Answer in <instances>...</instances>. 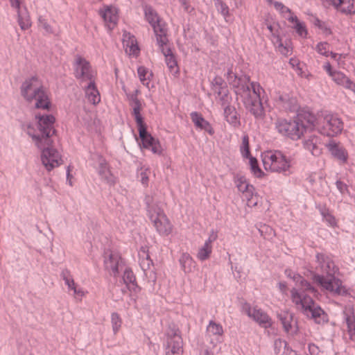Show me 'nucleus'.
<instances>
[{
  "label": "nucleus",
  "instance_id": "obj_1",
  "mask_svg": "<svg viewBox=\"0 0 355 355\" xmlns=\"http://www.w3.org/2000/svg\"><path fill=\"white\" fill-rule=\"evenodd\" d=\"M35 118L40 134H31L29 130L27 134L33 139L38 148H42L43 141L46 145H51L53 144L51 137L57 132L54 128L55 116L51 114H37Z\"/></svg>",
  "mask_w": 355,
  "mask_h": 355
},
{
  "label": "nucleus",
  "instance_id": "obj_2",
  "mask_svg": "<svg viewBox=\"0 0 355 355\" xmlns=\"http://www.w3.org/2000/svg\"><path fill=\"white\" fill-rule=\"evenodd\" d=\"M262 162L266 170L284 175L290 173L291 159L286 157L281 150L266 151L262 155Z\"/></svg>",
  "mask_w": 355,
  "mask_h": 355
},
{
  "label": "nucleus",
  "instance_id": "obj_3",
  "mask_svg": "<svg viewBox=\"0 0 355 355\" xmlns=\"http://www.w3.org/2000/svg\"><path fill=\"white\" fill-rule=\"evenodd\" d=\"M343 121L336 115L325 112L318 121L317 130L324 136L336 137L343 130Z\"/></svg>",
  "mask_w": 355,
  "mask_h": 355
},
{
  "label": "nucleus",
  "instance_id": "obj_4",
  "mask_svg": "<svg viewBox=\"0 0 355 355\" xmlns=\"http://www.w3.org/2000/svg\"><path fill=\"white\" fill-rule=\"evenodd\" d=\"M313 280L325 290L334 293L335 295L341 296L349 295V290L343 285L342 281L334 275H331V277L326 278L322 275L314 274L313 275Z\"/></svg>",
  "mask_w": 355,
  "mask_h": 355
},
{
  "label": "nucleus",
  "instance_id": "obj_5",
  "mask_svg": "<svg viewBox=\"0 0 355 355\" xmlns=\"http://www.w3.org/2000/svg\"><path fill=\"white\" fill-rule=\"evenodd\" d=\"M274 124L278 133L293 141H297L303 136L299 124L294 118L293 119L278 118Z\"/></svg>",
  "mask_w": 355,
  "mask_h": 355
},
{
  "label": "nucleus",
  "instance_id": "obj_6",
  "mask_svg": "<svg viewBox=\"0 0 355 355\" xmlns=\"http://www.w3.org/2000/svg\"><path fill=\"white\" fill-rule=\"evenodd\" d=\"M242 103L245 110L250 112L255 119H262L265 116V110L263 105V99L258 96L251 95V92L241 94Z\"/></svg>",
  "mask_w": 355,
  "mask_h": 355
},
{
  "label": "nucleus",
  "instance_id": "obj_7",
  "mask_svg": "<svg viewBox=\"0 0 355 355\" xmlns=\"http://www.w3.org/2000/svg\"><path fill=\"white\" fill-rule=\"evenodd\" d=\"M295 112L297 114L294 119L298 123L303 135L307 132L317 130L318 119L309 109H300L299 107Z\"/></svg>",
  "mask_w": 355,
  "mask_h": 355
},
{
  "label": "nucleus",
  "instance_id": "obj_8",
  "mask_svg": "<svg viewBox=\"0 0 355 355\" xmlns=\"http://www.w3.org/2000/svg\"><path fill=\"white\" fill-rule=\"evenodd\" d=\"M41 160L43 165L49 171L61 164V157L58 151L51 145H46L44 141L42 142Z\"/></svg>",
  "mask_w": 355,
  "mask_h": 355
},
{
  "label": "nucleus",
  "instance_id": "obj_9",
  "mask_svg": "<svg viewBox=\"0 0 355 355\" xmlns=\"http://www.w3.org/2000/svg\"><path fill=\"white\" fill-rule=\"evenodd\" d=\"M35 100V107L46 111H50L52 107V103L49 95L43 85H40L33 89L28 98L26 101L31 103Z\"/></svg>",
  "mask_w": 355,
  "mask_h": 355
},
{
  "label": "nucleus",
  "instance_id": "obj_10",
  "mask_svg": "<svg viewBox=\"0 0 355 355\" xmlns=\"http://www.w3.org/2000/svg\"><path fill=\"white\" fill-rule=\"evenodd\" d=\"M274 100L276 106L282 111L295 112L300 107L297 98L290 93L277 92Z\"/></svg>",
  "mask_w": 355,
  "mask_h": 355
},
{
  "label": "nucleus",
  "instance_id": "obj_11",
  "mask_svg": "<svg viewBox=\"0 0 355 355\" xmlns=\"http://www.w3.org/2000/svg\"><path fill=\"white\" fill-rule=\"evenodd\" d=\"M139 133L140 142L138 144L141 148L150 150L153 154L162 155L163 148L158 139L154 137L148 129L141 131Z\"/></svg>",
  "mask_w": 355,
  "mask_h": 355
},
{
  "label": "nucleus",
  "instance_id": "obj_12",
  "mask_svg": "<svg viewBox=\"0 0 355 355\" xmlns=\"http://www.w3.org/2000/svg\"><path fill=\"white\" fill-rule=\"evenodd\" d=\"M74 76L76 79L85 78L90 81L94 80L92 66L88 60L81 55H76L73 64Z\"/></svg>",
  "mask_w": 355,
  "mask_h": 355
},
{
  "label": "nucleus",
  "instance_id": "obj_13",
  "mask_svg": "<svg viewBox=\"0 0 355 355\" xmlns=\"http://www.w3.org/2000/svg\"><path fill=\"white\" fill-rule=\"evenodd\" d=\"M103 257L105 270L109 271L110 275L117 277L119 273V266L125 264L124 259L120 254L115 252H110L109 254L105 252Z\"/></svg>",
  "mask_w": 355,
  "mask_h": 355
},
{
  "label": "nucleus",
  "instance_id": "obj_14",
  "mask_svg": "<svg viewBox=\"0 0 355 355\" xmlns=\"http://www.w3.org/2000/svg\"><path fill=\"white\" fill-rule=\"evenodd\" d=\"M277 318L281 322L285 332L295 336L299 332L297 321H294V313L289 311H281L277 313Z\"/></svg>",
  "mask_w": 355,
  "mask_h": 355
},
{
  "label": "nucleus",
  "instance_id": "obj_15",
  "mask_svg": "<svg viewBox=\"0 0 355 355\" xmlns=\"http://www.w3.org/2000/svg\"><path fill=\"white\" fill-rule=\"evenodd\" d=\"M291 294L293 302L296 305H300L302 313L309 317L308 306L314 307L317 305L313 299L306 294L300 293L298 290L295 288L291 291Z\"/></svg>",
  "mask_w": 355,
  "mask_h": 355
},
{
  "label": "nucleus",
  "instance_id": "obj_16",
  "mask_svg": "<svg viewBox=\"0 0 355 355\" xmlns=\"http://www.w3.org/2000/svg\"><path fill=\"white\" fill-rule=\"evenodd\" d=\"M325 146L331 155L340 164H343L347 162L349 158L348 152L340 142L330 140L325 144Z\"/></svg>",
  "mask_w": 355,
  "mask_h": 355
},
{
  "label": "nucleus",
  "instance_id": "obj_17",
  "mask_svg": "<svg viewBox=\"0 0 355 355\" xmlns=\"http://www.w3.org/2000/svg\"><path fill=\"white\" fill-rule=\"evenodd\" d=\"M316 261L320 266L322 270H324L328 275L329 277L331 275H334L336 272V266L332 259V256L330 254L324 252H318L315 255Z\"/></svg>",
  "mask_w": 355,
  "mask_h": 355
},
{
  "label": "nucleus",
  "instance_id": "obj_18",
  "mask_svg": "<svg viewBox=\"0 0 355 355\" xmlns=\"http://www.w3.org/2000/svg\"><path fill=\"white\" fill-rule=\"evenodd\" d=\"M190 117L197 130H203L211 136L214 135L215 131L211 124L203 117L201 113L192 112Z\"/></svg>",
  "mask_w": 355,
  "mask_h": 355
},
{
  "label": "nucleus",
  "instance_id": "obj_19",
  "mask_svg": "<svg viewBox=\"0 0 355 355\" xmlns=\"http://www.w3.org/2000/svg\"><path fill=\"white\" fill-rule=\"evenodd\" d=\"M98 173L101 178L110 186L116 184L115 177L108 168V163L103 156H99Z\"/></svg>",
  "mask_w": 355,
  "mask_h": 355
},
{
  "label": "nucleus",
  "instance_id": "obj_20",
  "mask_svg": "<svg viewBox=\"0 0 355 355\" xmlns=\"http://www.w3.org/2000/svg\"><path fill=\"white\" fill-rule=\"evenodd\" d=\"M122 280L128 291L135 293H139L141 291V288L137 282L136 276L130 267H127L125 269L122 276Z\"/></svg>",
  "mask_w": 355,
  "mask_h": 355
},
{
  "label": "nucleus",
  "instance_id": "obj_21",
  "mask_svg": "<svg viewBox=\"0 0 355 355\" xmlns=\"http://www.w3.org/2000/svg\"><path fill=\"white\" fill-rule=\"evenodd\" d=\"M162 53L164 55L165 62L169 71L173 76H178L180 74V68L175 55L173 53L171 48L168 47L166 49H162Z\"/></svg>",
  "mask_w": 355,
  "mask_h": 355
},
{
  "label": "nucleus",
  "instance_id": "obj_22",
  "mask_svg": "<svg viewBox=\"0 0 355 355\" xmlns=\"http://www.w3.org/2000/svg\"><path fill=\"white\" fill-rule=\"evenodd\" d=\"M234 77L236 80L233 83V87L237 89L236 92L238 94L241 95L243 93V95H245L250 92L249 85L250 77L248 75L241 73L238 74V76H234Z\"/></svg>",
  "mask_w": 355,
  "mask_h": 355
},
{
  "label": "nucleus",
  "instance_id": "obj_23",
  "mask_svg": "<svg viewBox=\"0 0 355 355\" xmlns=\"http://www.w3.org/2000/svg\"><path fill=\"white\" fill-rule=\"evenodd\" d=\"M225 120L234 128L241 125V115L234 106L227 107L223 110Z\"/></svg>",
  "mask_w": 355,
  "mask_h": 355
},
{
  "label": "nucleus",
  "instance_id": "obj_24",
  "mask_svg": "<svg viewBox=\"0 0 355 355\" xmlns=\"http://www.w3.org/2000/svg\"><path fill=\"white\" fill-rule=\"evenodd\" d=\"M308 313L310 318L313 319L315 323L323 324L329 321V316L325 311L319 306L314 307L308 306Z\"/></svg>",
  "mask_w": 355,
  "mask_h": 355
},
{
  "label": "nucleus",
  "instance_id": "obj_25",
  "mask_svg": "<svg viewBox=\"0 0 355 355\" xmlns=\"http://www.w3.org/2000/svg\"><path fill=\"white\" fill-rule=\"evenodd\" d=\"M252 318L257 322L260 327L265 329L270 327L272 324L270 317L261 309H253Z\"/></svg>",
  "mask_w": 355,
  "mask_h": 355
},
{
  "label": "nucleus",
  "instance_id": "obj_26",
  "mask_svg": "<svg viewBox=\"0 0 355 355\" xmlns=\"http://www.w3.org/2000/svg\"><path fill=\"white\" fill-rule=\"evenodd\" d=\"M153 223L154 227L156 229V231L160 235L168 236L171 233L172 231V225L166 216V218H157L151 220Z\"/></svg>",
  "mask_w": 355,
  "mask_h": 355
},
{
  "label": "nucleus",
  "instance_id": "obj_27",
  "mask_svg": "<svg viewBox=\"0 0 355 355\" xmlns=\"http://www.w3.org/2000/svg\"><path fill=\"white\" fill-rule=\"evenodd\" d=\"M144 15L146 21L153 27L154 31H156L158 28L164 26L157 12L151 6H146L144 8Z\"/></svg>",
  "mask_w": 355,
  "mask_h": 355
},
{
  "label": "nucleus",
  "instance_id": "obj_28",
  "mask_svg": "<svg viewBox=\"0 0 355 355\" xmlns=\"http://www.w3.org/2000/svg\"><path fill=\"white\" fill-rule=\"evenodd\" d=\"M168 350L167 352H171V354H180L182 355V339L176 332H174L173 336L168 339Z\"/></svg>",
  "mask_w": 355,
  "mask_h": 355
},
{
  "label": "nucleus",
  "instance_id": "obj_29",
  "mask_svg": "<svg viewBox=\"0 0 355 355\" xmlns=\"http://www.w3.org/2000/svg\"><path fill=\"white\" fill-rule=\"evenodd\" d=\"M85 93L88 101L96 105L101 101L100 93L96 87L94 80L90 81L87 87H85Z\"/></svg>",
  "mask_w": 355,
  "mask_h": 355
},
{
  "label": "nucleus",
  "instance_id": "obj_30",
  "mask_svg": "<svg viewBox=\"0 0 355 355\" xmlns=\"http://www.w3.org/2000/svg\"><path fill=\"white\" fill-rule=\"evenodd\" d=\"M99 15L105 22H110L114 25L116 24L118 21L117 10L111 6H107L103 9L99 10Z\"/></svg>",
  "mask_w": 355,
  "mask_h": 355
},
{
  "label": "nucleus",
  "instance_id": "obj_31",
  "mask_svg": "<svg viewBox=\"0 0 355 355\" xmlns=\"http://www.w3.org/2000/svg\"><path fill=\"white\" fill-rule=\"evenodd\" d=\"M293 279L297 284H298L304 291H309L313 293L314 295H316L318 292L317 289L311 285V284L304 279L300 274L296 273L293 275Z\"/></svg>",
  "mask_w": 355,
  "mask_h": 355
},
{
  "label": "nucleus",
  "instance_id": "obj_32",
  "mask_svg": "<svg viewBox=\"0 0 355 355\" xmlns=\"http://www.w3.org/2000/svg\"><path fill=\"white\" fill-rule=\"evenodd\" d=\"M211 87L217 95H220L221 93L227 92L229 90L227 83L222 77L218 76H216L211 80Z\"/></svg>",
  "mask_w": 355,
  "mask_h": 355
},
{
  "label": "nucleus",
  "instance_id": "obj_33",
  "mask_svg": "<svg viewBox=\"0 0 355 355\" xmlns=\"http://www.w3.org/2000/svg\"><path fill=\"white\" fill-rule=\"evenodd\" d=\"M60 276L69 290L73 291L75 294L80 295L81 296L83 295V291L76 289L74 280L68 269L62 270Z\"/></svg>",
  "mask_w": 355,
  "mask_h": 355
},
{
  "label": "nucleus",
  "instance_id": "obj_34",
  "mask_svg": "<svg viewBox=\"0 0 355 355\" xmlns=\"http://www.w3.org/2000/svg\"><path fill=\"white\" fill-rule=\"evenodd\" d=\"M38 81V77L37 76H33L31 78H26L21 84L20 87V92L21 96L26 100L29 98L31 93L29 91L31 90L33 87L34 82Z\"/></svg>",
  "mask_w": 355,
  "mask_h": 355
},
{
  "label": "nucleus",
  "instance_id": "obj_35",
  "mask_svg": "<svg viewBox=\"0 0 355 355\" xmlns=\"http://www.w3.org/2000/svg\"><path fill=\"white\" fill-rule=\"evenodd\" d=\"M17 21L21 30L26 31L29 28L31 25L30 17L28 13L26 8L24 10H18L17 12Z\"/></svg>",
  "mask_w": 355,
  "mask_h": 355
},
{
  "label": "nucleus",
  "instance_id": "obj_36",
  "mask_svg": "<svg viewBox=\"0 0 355 355\" xmlns=\"http://www.w3.org/2000/svg\"><path fill=\"white\" fill-rule=\"evenodd\" d=\"M316 140V137H313L303 141L304 148L314 156H318L321 154V149L318 146Z\"/></svg>",
  "mask_w": 355,
  "mask_h": 355
},
{
  "label": "nucleus",
  "instance_id": "obj_37",
  "mask_svg": "<svg viewBox=\"0 0 355 355\" xmlns=\"http://www.w3.org/2000/svg\"><path fill=\"white\" fill-rule=\"evenodd\" d=\"M147 212V216L149 219L151 220L157 218H166V214L164 211V209L160 207L157 204H153L150 208L146 209Z\"/></svg>",
  "mask_w": 355,
  "mask_h": 355
},
{
  "label": "nucleus",
  "instance_id": "obj_38",
  "mask_svg": "<svg viewBox=\"0 0 355 355\" xmlns=\"http://www.w3.org/2000/svg\"><path fill=\"white\" fill-rule=\"evenodd\" d=\"M248 159L252 173L257 178H262L265 175V173L259 167L257 159L253 156H250Z\"/></svg>",
  "mask_w": 355,
  "mask_h": 355
},
{
  "label": "nucleus",
  "instance_id": "obj_39",
  "mask_svg": "<svg viewBox=\"0 0 355 355\" xmlns=\"http://www.w3.org/2000/svg\"><path fill=\"white\" fill-rule=\"evenodd\" d=\"M154 33L156 36L157 43L159 45L160 50L166 49L164 46L166 44L168 39L166 37V29L164 26L158 28V29L156 30V31H154Z\"/></svg>",
  "mask_w": 355,
  "mask_h": 355
},
{
  "label": "nucleus",
  "instance_id": "obj_40",
  "mask_svg": "<svg viewBox=\"0 0 355 355\" xmlns=\"http://www.w3.org/2000/svg\"><path fill=\"white\" fill-rule=\"evenodd\" d=\"M341 13L346 15H353L355 14V0H344L343 4L339 8Z\"/></svg>",
  "mask_w": 355,
  "mask_h": 355
},
{
  "label": "nucleus",
  "instance_id": "obj_41",
  "mask_svg": "<svg viewBox=\"0 0 355 355\" xmlns=\"http://www.w3.org/2000/svg\"><path fill=\"white\" fill-rule=\"evenodd\" d=\"M240 151L243 158L248 159L252 156L250 152L249 137L248 135H245L242 137V144L240 147Z\"/></svg>",
  "mask_w": 355,
  "mask_h": 355
},
{
  "label": "nucleus",
  "instance_id": "obj_42",
  "mask_svg": "<svg viewBox=\"0 0 355 355\" xmlns=\"http://www.w3.org/2000/svg\"><path fill=\"white\" fill-rule=\"evenodd\" d=\"M207 331L214 336H221L223 334V326L214 320H210Z\"/></svg>",
  "mask_w": 355,
  "mask_h": 355
},
{
  "label": "nucleus",
  "instance_id": "obj_43",
  "mask_svg": "<svg viewBox=\"0 0 355 355\" xmlns=\"http://www.w3.org/2000/svg\"><path fill=\"white\" fill-rule=\"evenodd\" d=\"M244 191H245L243 194L248 204H252L253 205H256L257 202H253V196L254 195L255 188L253 185L250 184H245Z\"/></svg>",
  "mask_w": 355,
  "mask_h": 355
},
{
  "label": "nucleus",
  "instance_id": "obj_44",
  "mask_svg": "<svg viewBox=\"0 0 355 355\" xmlns=\"http://www.w3.org/2000/svg\"><path fill=\"white\" fill-rule=\"evenodd\" d=\"M134 116L138 132L146 130L148 128L146 123L144 121V118L141 114V112H132Z\"/></svg>",
  "mask_w": 355,
  "mask_h": 355
},
{
  "label": "nucleus",
  "instance_id": "obj_45",
  "mask_svg": "<svg viewBox=\"0 0 355 355\" xmlns=\"http://www.w3.org/2000/svg\"><path fill=\"white\" fill-rule=\"evenodd\" d=\"M212 252V247H209L207 244H205L199 249L197 257L201 261H205L210 257Z\"/></svg>",
  "mask_w": 355,
  "mask_h": 355
},
{
  "label": "nucleus",
  "instance_id": "obj_46",
  "mask_svg": "<svg viewBox=\"0 0 355 355\" xmlns=\"http://www.w3.org/2000/svg\"><path fill=\"white\" fill-rule=\"evenodd\" d=\"M137 73L141 83L149 88L150 78L146 77L148 73V69L144 66H140L137 69Z\"/></svg>",
  "mask_w": 355,
  "mask_h": 355
},
{
  "label": "nucleus",
  "instance_id": "obj_47",
  "mask_svg": "<svg viewBox=\"0 0 355 355\" xmlns=\"http://www.w3.org/2000/svg\"><path fill=\"white\" fill-rule=\"evenodd\" d=\"M215 7L216 8L218 12H219L225 19L230 15L228 6L222 0H216Z\"/></svg>",
  "mask_w": 355,
  "mask_h": 355
},
{
  "label": "nucleus",
  "instance_id": "obj_48",
  "mask_svg": "<svg viewBox=\"0 0 355 355\" xmlns=\"http://www.w3.org/2000/svg\"><path fill=\"white\" fill-rule=\"evenodd\" d=\"M313 24L315 26L322 30L326 35H331L332 34L331 27L328 26L325 21H321L318 17H315Z\"/></svg>",
  "mask_w": 355,
  "mask_h": 355
},
{
  "label": "nucleus",
  "instance_id": "obj_49",
  "mask_svg": "<svg viewBox=\"0 0 355 355\" xmlns=\"http://www.w3.org/2000/svg\"><path fill=\"white\" fill-rule=\"evenodd\" d=\"M219 97L220 105L224 109L227 107H231L232 96H230V92L221 93L220 95H217Z\"/></svg>",
  "mask_w": 355,
  "mask_h": 355
},
{
  "label": "nucleus",
  "instance_id": "obj_50",
  "mask_svg": "<svg viewBox=\"0 0 355 355\" xmlns=\"http://www.w3.org/2000/svg\"><path fill=\"white\" fill-rule=\"evenodd\" d=\"M111 322L112 325L113 331L116 334L119 331L122 323L120 315L117 313L114 312L112 313Z\"/></svg>",
  "mask_w": 355,
  "mask_h": 355
},
{
  "label": "nucleus",
  "instance_id": "obj_51",
  "mask_svg": "<svg viewBox=\"0 0 355 355\" xmlns=\"http://www.w3.org/2000/svg\"><path fill=\"white\" fill-rule=\"evenodd\" d=\"M293 28L300 37H306L308 31L304 22L300 21L294 25Z\"/></svg>",
  "mask_w": 355,
  "mask_h": 355
},
{
  "label": "nucleus",
  "instance_id": "obj_52",
  "mask_svg": "<svg viewBox=\"0 0 355 355\" xmlns=\"http://www.w3.org/2000/svg\"><path fill=\"white\" fill-rule=\"evenodd\" d=\"M272 37L276 40V43L278 44V48L282 55H287L288 49L285 46L282 42V39L278 33H272Z\"/></svg>",
  "mask_w": 355,
  "mask_h": 355
},
{
  "label": "nucleus",
  "instance_id": "obj_53",
  "mask_svg": "<svg viewBox=\"0 0 355 355\" xmlns=\"http://www.w3.org/2000/svg\"><path fill=\"white\" fill-rule=\"evenodd\" d=\"M328 46L329 44L327 42H320L316 45L315 50L318 53L325 57H328L329 56V51L327 49Z\"/></svg>",
  "mask_w": 355,
  "mask_h": 355
},
{
  "label": "nucleus",
  "instance_id": "obj_54",
  "mask_svg": "<svg viewBox=\"0 0 355 355\" xmlns=\"http://www.w3.org/2000/svg\"><path fill=\"white\" fill-rule=\"evenodd\" d=\"M250 88V91L252 90V92L251 95L258 96L259 98H261V92H265L263 87L257 82H251Z\"/></svg>",
  "mask_w": 355,
  "mask_h": 355
},
{
  "label": "nucleus",
  "instance_id": "obj_55",
  "mask_svg": "<svg viewBox=\"0 0 355 355\" xmlns=\"http://www.w3.org/2000/svg\"><path fill=\"white\" fill-rule=\"evenodd\" d=\"M337 189L339 191L340 194L345 195V194H350V191L349 190L348 186L347 184H345L344 182L341 181L340 180H336L335 183Z\"/></svg>",
  "mask_w": 355,
  "mask_h": 355
},
{
  "label": "nucleus",
  "instance_id": "obj_56",
  "mask_svg": "<svg viewBox=\"0 0 355 355\" xmlns=\"http://www.w3.org/2000/svg\"><path fill=\"white\" fill-rule=\"evenodd\" d=\"M331 78L338 85H342L347 76L343 72L336 71Z\"/></svg>",
  "mask_w": 355,
  "mask_h": 355
},
{
  "label": "nucleus",
  "instance_id": "obj_57",
  "mask_svg": "<svg viewBox=\"0 0 355 355\" xmlns=\"http://www.w3.org/2000/svg\"><path fill=\"white\" fill-rule=\"evenodd\" d=\"M315 208L319 211L322 218L330 214L329 209L327 207L326 204H315Z\"/></svg>",
  "mask_w": 355,
  "mask_h": 355
},
{
  "label": "nucleus",
  "instance_id": "obj_58",
  "mask_svg": "<svg viewBox=\"0 0 355 355\" xmlns=\"http://www.w3.org/2000/svg\"><path fill=\"white\" fill-rule=\"evenodd\" d=\"M322 220L324 221L329 227H335L337 226L336 219L331 213L322 218Z\"/></svg>",
  "mask_w": 355,
  "mask_h": 355
},
{
  "label": "nucleus",
  "instance_id": "obj_59",
  "mask_svg": "<svg viewBox=\"0 0 355 355\" xmlns=\"http://www.w3.org/2000/svg\"><path fill=\"white\" fill-rule=\"evenodd\" d=\"M192 260L191 257L189 254H183L180 259V263L182 266V268L185 271L186 270V263L188 262H191Z\"/></svg>",
  "mask_w": 355,
  "mask_h": 355
},
{
  "label": "nucleus",
  "instance_id": "obj_60",
  "mask_svg": "<svg viewBox=\"0 0 355 355\" xmlns=\"http://www.w3.org/2000/svg\"><path fill=\"white\" fill-rule=\"evenodd\" d=\"M241 310L248 317L252 318L253 309H252L251 306L248 302H245L242 304Z\"/></svg>",
  "mask_w": 355,
  "mask_h": 355
},
{
  "label": "nucleus",
  "instance_id": "obj_61",
  "mask_svg": "<svg viewBox=\"0 0 355 355\" xmlns=\"http://www.w3.org/2000/svg\"><path fill=\"white\" fill-rule=\"evenodd\" d=\"M39 23L40 25L45 30L46 33H51L53 32L51 26L48 24L46 19L40 17Z\"/></svg>",
  "mask_w": 355,
  "mask_h": 355
},
{
  "label": "nucleus",
  "instance_id": "obj_62",
  "mask_svg": "<svg viewBox=\"0 0 355 355\" xmlns=\"http://www.w3.org/2000/svg\"><path fill=\"white\" fill-rule=\"evenodd\" d=\"M217 237V234L212 230L208 239L205 241V244H207L209 247H212L211 243L216 240Z\"/></svg>",
  "mask_w": 355,
  "mask_h": 355
},
{
  "label": "nucleus",
  "instance_id": "obj_63",
  "mask_svg": "<svg viewBox=\"0 0 355 355\" xmlns=\"http://www.w3.org/2000/svg\"><path fill=\"white\" fill-rule=\"evenodd\" d=\"M282 355H297V352L293 350L288 344L287 342H284V349Z\"/></svg>",
  "mask_w": 355,
  "mask_h": 355
},
{
  "label": "nucleus",
  "instance_id": "obj_64",
  "mask_svg": "<svg viewBox=\"0 0 355 355\" xmlns=\"http://www.w3.org/2000/svg\"><path fill=\"white\" fill-rule=\"evenodd\" d=\"M308 349L311 355H317L319 353V348L314 343H309Z\"/></svg>",
  "mask_w": 355,
  "mask_h": 355
}]
</instances>
